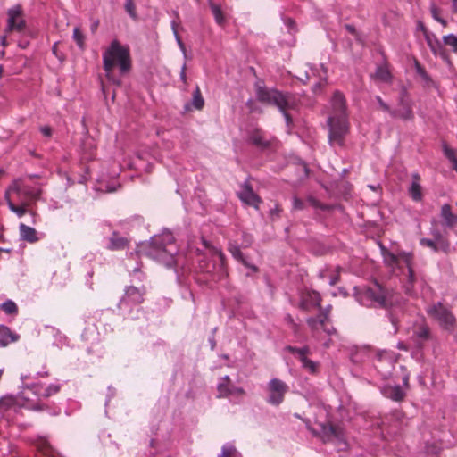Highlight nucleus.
<instances>
[{
	"label": "nucleus",
	"instance_id": "c85d7f7f",
	"mask_svg": "<svg viewBox=\"0 0 457 457\" xmlns=\"http://www.w3.org/2000/svg\"><path fill=\"white\" fill-rule=\"evenodd\" d=\"M413 336L417 337L419 344L425 340H428L429 337L428 328L424 324L419 325L418 327L413 328Z\"/></svg>",
	"mask_w": 457,
	"mask_h": 457
},
{
	"label": "nucleus",
	"instance_id": "f704fd0d",
	"mask_svg": "<svg viewBox=\"0 0 457 457\" xmlns=\"http://www.w3.org/2000/svg\"><path fill=\"white\" fill-rule=\"evenodd\" d=\"M443 42L445 45L452 47V50L457 53V37L453 34H449L443 37Z\"/></svg>",
	"mask_w": 457,
	"mask_h": 457
},
{
	"label": "nucleus",
	"instance_id": "f257e3e1",
	"mask_svg": "<svg viewBox=\"0 0 457 457\" xmlns=\"http://www.w3.org/2000/svg\"><path fill=\"white\" fill-rule=\"evenodd\" d=\"M332 112L328 117V142L331 145H345V139L349 132L348 115L344 95L336 91L332 97Z\"/></svg>",
	"mask_w": 457,
	"mask_h": 457
},
{
	"label": "nucleus",
	"instance_id": "ea45409f",
	"mask_svg": "<svg viewBox=\"0 0 457 457\" xmlns=\"http://www.w3.org/2000/svg\"><path fill=\"white\" fill-rule=\"evenodd\" d=\"M73 39L75 40L79 48H84L85 37L79 28H75L73 29Z\"/></svg>",
	"mask_w": 457,
	"mask_h": 457
},
{
	"label": "nucleus",
	"instance_id": "774afa93",
	"mask_svg": "<svg viewBox=\"0 0 457 457\" xmlns=\"http://www.w3.org/2000/svg\"><path fill=\"white\" fill-rule=\"evenodd\" d=\"M452 163L453 164V169L457 171V159L455 160V162H453Z\"/></svg>",
	"mask_w": 457,
	"mask_h": 457
},
{
	"label": "nucleus",
	"instance_id": "09e8293b",
	"mask_svg": "<svg viewBox=\"0 0 457 457\" xmlns=\"http://www.w3.org/2000/svg\"><path fill=\"white\" fill-rule=\"evenodd\" d=\"M339 270H340V269L337 268V272L330 277V279H329L330 286H335L338 283L339 278H340Z\"/></svg>",
	"mask_w": 457,
	"mask_h": 457
},
{
	"label": "nucleus",
	"instance_id": "2f4dec72",
	"mask_svg": "<svg viewBox=\"0 0 457 457\" xmlns=\"http://www.w3.org/2000/svg\"><path fill=\"white\" fill-rule=\"evenodd\" d=\"M433 240L437 244L436 247L441 249V252L445 253H448L450 252V242L445 236L442 235L438 237L433 238Z\"/></svg>",
	"mask_w": 457,
	"mask_h": 457
},
{
	"label": "nucleus",
	"instance_id": "864d4df0",
	"mask_svg": "<svg viewBox=\"0 0 457 457\" xmlns=\"http://www.w3.org/2000/svg\"><path fill=\"white\" fill-rule=\"evenodd\" d=\"M175 37H176V40H177V43H178V45H179V48L182 50V52H183L184 54H186V47H185V45H184V43H183V41H182L181 37H179V35L178 31H175Z\"/></svg>",
	"mask_w": 457,
	"mask_h": 457
},
{
	"label": "nucleus",
	"instance_id": "0e129e2a",
	"mask_svg": "<svg viewBox=\"0 0 457 457\" xmlns=\"http://www.w3.org/2000/svg\"><path fill=\"white\" fill-rule=\"evenodd\" d=\"M452 12L457 13V3H452Z\"/></svg>",
	"mask_w": 457,
	"mask_h": 457
},
{
	"label": "nucleus",
	"instance_id": "1a4fd4ad",
	"mask_svg": "<svg viewBox=\"0 0 457 457\" xmlns=\"http://www.w3.org/2000/svg\"><path fill=\"white\" fill-rule=\"evenodd\" d=\"M286 350L295 356V358L302 363V368L312 375H316L319 372L320 363L311 360L308 355L311 353L309 346L298 348L295 346L288 345Z\"/></svg>",
	"mask_w": 457,
	"mask_h": 457
},
{
	"label": "nucleus",
	"instance_id": "393cba45",
	"mask_svg": "<svg viewBox=\"0 0 457 457\" xmlns=\"http://www.w3.org/2000/svg\"><path fill=\"white\" fill-rule=\"evenodd\" d=\"M20 236L22 240L27 241L29 243H36L38 241V237L37 236V231L35 228L27 226L23 223L20 224Z\"/></svg>",
	"mask_w": 457,
	"mask_h": 457
},
{
	"label": "nucleus",
	"instance_id": "e2e57ef3",
	"mask_svg": "<svg viewBox=\"0 0 457 457\" xmlns=\"http://www.w3.org/2000/svg\"><path fill=\"white\" fill-rule=\"evenodd\" d=\"M177 27H178V22L176 21H171V28H172V30H173L174 34H175V31H178L177 30Z\"/></svg>",
	"mask_w": 457,
	"mask_h": 457
},
{
	"label": "nucleus",
	"instance_id": "dca6fc26",
	"mask_svg": "<svg viewBox=\"0 0 457 457\" xmlns=\"http://www.w3.org/2000/svg\"><path fill=\"white\" fill-rule=\"evenodd\" d=\"M321 296L317 291H308L302 296L300 308L310 312L315 308H320Z\"/></svg>",
	"mask_w": 457,
	"mask_h": 457
},
{
	"label": "nucleus",
	"instance_id": "4468645a",
	"mask_svg": "<svg viewBox=\"0 0 457 457\" xmlns=\"http://www.w3.org/2000/svg\"><path fill=\"white\" fill-rule=\"evenodd\" d=\"M322 438L324 442H345L344 431L343 429L332 423H320V424Z\"/></svg>",
	"mask_w": 457,
	"mask_h": 457
},
{
	"label": "nucleus",
	"instance_id": "58836bf2",
	"mask_svg": "<svg viewBox=\"0 0 457 457\" xmlns=\"http://www.w3.org/2000/svg\"><path fill=\"white\" fill-rule=\"evenodd\" d=\"M125 10L133 20H137L136 5L133 0H126Z\"/></svg>",
	"mask_w": 457,
	"mask_h": 457
},
{
	"label": "nucleus",
	"instance_id": "aec40b11",
	"mask_svg": "<svg viewBox=\"0 0 457 457\" xmlns=\"http://www.w3.org/2000/svg\"><path fill=\"white\" fill-rule=\"evenodd\" d=\"M21 409V404L12 396H4L0 399V411L3 413L13 411L19 412Z\"/></svg>",
	"mask_w": 457,
	"mask_h": 457
},
{
	"label": "nucleus",
	"instance_id": "4be33fe9",
	"mask_svg": "<svg viewBox=\"0 0 457 457\" xmlns=\"http://www.w3.org/2000/svg\"><path fill=\"white\" fill-rule=\"evenodd\" d=\"M129 241L128 238L121 237L119 233L113 232L109 239L108 249L112 251L124 250L129 246Z\"/></svg>",
	"mask_w": 457,
	"mask_h": 457
},
{
	"label": "nucleus",
	"instance_id": "72a5a7b5",
	"mask_svg": "<svg viewBox=\"0 0 457 457\" xmlns=\"http://www.w3.org/2000/svg\"><path fill=\"white\" fill-rule=\"evenodd\" d=\"M386 396L392 398L395 401H400V386L386 387L383 390Z\"/></svg>",
	"mask_w": 457,
	"mask_h": 457
},
{
	"label": "nucleus",
	"instance_id": "338daca9",
	"mask_svg": "<svg viewBox=\"0 0 457 457\" xmlns=\"http://www.w3.org/2000/svg\"><path fill=\"white\" fill-rule=\"evenodd\" d=\"M419 28L423 31V33L425 34V31H427L424 24L422 22H419Z\"/></svg>",
	"mask_w": 457,
	"mask_h": 457
},
{
	"label": "nucleus",
	"instance_id": "39448f33",
	"mask_svg": "<svg viewBox=\"0 0 457 457\" xmlns=\"http://www.w3.org/2000/svg\"><path fill=\"white\" fill-rule=\"evenodd\" d=\"M172 244H165L162 237H154L149 245L147 255L166 266H171L174 262Z\"/></svg>",
	"mask_w": 457,
	"mask_h": 457
},
{
	"label": "nucleus",
	"instance_id": "b1692460",
	"mask_svg": "<svg viewBox=\"0 0 457 457\" xmlns=\"http://www.w3.org/2000/svg\"><path fill=\"white\" fill-rule=\"evenodd\" d=\"M0 337L1 346H6L10 343L16 342L19 339V336L4 325H0Z\"/></svg>",
	"mask_w": 457,
	"mask_h": 457
},
{
	"label": "nucleus",
	"instance_id": "9d476101",
	"mask_svg": "<svg viewBox=\"0 0 457 457\" xmlns=\"http://www.w3.org/2000/svg\"><path fill=\"white\" fill-rule=\"evenodd\" d=\"M288 391V386L278 378H272L268 384V403L272 405H279Z\"/></svg>",
	"mask_w": 457,
	"mask_h": 457
},
{
	"label": "nucleus",
	"instance_id": "20e7f679",
	"mask_svg": "<svg viewBox=\"0 0 457 457\" xmlns=\"http://www.w3.org/2000/svg\"><path fill=\"white\" fill-rule=\"evenodd\" d=\"M41 193V189H36L24 184L21 179H15L5 191L10 197L11 194H15L18 204L29 206L39 200Z\"/></svg>",
	"mask_w": 457,
	"mask_h": 457
},
{
	"label": "nucleus",
	"instance_id": "0eeeda50",
	"mask_svg": "<svg viewBox=\"0 0 457 457\" xmlns=\"http://www.w3.org/2000/svg\"><path fill=\"white\" fill-rule=\"evenodd\" d=\"M5 33H23L27 23L21 5L17 4L7 10Z\"/></svg>",
	"mask_w": 457,
	"mask_h": 457
},
{
	"label": "nucleus",
	"instance_id": "7c9ffc66",
	"mask_svg": "<svg viewBox=\"0 0 457 457\" xmlns=\"http://www.w3.org/2000/svg\"><path fill=\"white\" fill-rule=\"evenodd\" d=\"M192 104L196 110H202L204 105V100L198 86L193 93Z\"/></svg>",
	"mask_w": 457,
	"mask_h": 457
},
{
	"label": "nucleus",
	"instance_id": "7ed1b4c3",
	"mask_svg": "<svg viewBox=\"0 0 457 457\" xmlns=\"http://www.w3.org/2000/svg\"><path fill=\"white\" fill-rule=\"evenodd\" d=\"M256 96L259 102L278 107L283 113L287 123H292V118L287 111L294 108L295 103L290 95L284 94L274 88L258 87Z\"/></svg>",
	"mask_w": 457,
	"mask_h": 457
},
{
	"label": "nucleus",
	"instance_id": "de8ad7c7",
	"mask_svg": "<svg viewBox=\"0 0 457 457\" xmlns=\"http://www.w3.org/2000/svg\"><path fill=\"white\" fill-rule=\"evenodd\" d=\"M305 208V204L300 198L295 196L293 199V209L295 211L303 210Z\"/></svg>",
	"mask_w": 457,
	"mask_h": 457
},
{
	"label": "nucleus",
	"instance_id": "f8f14e48",
	"mask_svg": "<svg viewBox=\"0 0 457 457\" xmlns=\"http://www.w3.org/2000/svg\"><path fill=\"white\" fill-rule=\"evenodd\" d=\"M218 398L228 397L230 395L243 396L245 392L241 387H236L228 376L221 378L217 385Z\"/></svg>",
	"mask_w": 457,
	"mask_h": 457
},
{
	"label": "nucleus",
	"instance_id": "3c124183",
	"mask_svg": "<svg viewBox=\"0 0 457 457\" xmlns=\"http://www.w3.org/2000/svg\"><path fill=\"white\" fill-rule=\"evenodd\" d=\"M282 212V208L278 204H276L274 208L270 209V216H277L278 217Z\"/></svg>",
	"mask_w": 457,
	"mask_h": 457
},
{
	"label": "nucleus",
	"instance_id": "4d7b16f0",
	"mask_svg": "<svg viewBox=\"0 0 457 457\" xmlns=\"http://www.w3.org/2000/svg\"><path fill=\"white\" fill-rule=\"evenodd\" d=\"M186 70H187V66H186V64H184V65L182 66L181 72H180V79H181V80H182L184 83H187Z\"/></svg>",
	"mask_w": 457,
	"mask_h": 457
},
{
	"label": "nucleus",
	"instance_id": "473e14b6",
	"mask_svg": "<svg viewBox=\"0 0 457 457\" xmlns=\"http://www.w3.org/2000/svg\"><path fill=\"white\" fill-rule=\"evenodd\" d=\"M1 309L6 313V314H17L18 312V307L16 303L12 300H7L1 305Z\"/></svg>",
	"mask_w": 457,
	"mask_h": 457
},
{
	"label": "nucleus",
	"instance_id": "13d9d810",
	"mask_svg": "<svg viewBox=\"0 0 457 457\" xmlns=\"http://www.w3.org/2000/svg\"><path fill=\"white\" fill-rule=\"evenodd\" d=\"M431 235H432V238H436V237H438L442 236L443 234L440 232L439 229L432 228L431 229Z\"/></svg>",
	"mask_w": 457,
	"mask_h": 457
},
{
	"label": "nucleus",
	"instance_id": "2eb2a0df",
	"mask_svg": "<svg viewBox=\"0 0 457 457\" xmlns=\"http://www.w3.org/2000/svg\"><path fill=\"white\" fill-rule=\"evenodd\" d=\"M402 262L405 264L408 270L407 283L404 286V291L406 295H412L414 294L413 286L417 278L411 264V256L402 252Z\"/></svg>",
	"mask_w": 457,
	"mask_h": 457
},
{
	"label": "nucleus",
	"instance_id": "49530a36",
	"mask_svg": "<svg viewBox=\"0 0 457 457\" xmlns=\"http://www.w3.org/2000/svg\"><path fill=\"white\" fill-rule=\"evenodd\" d=\"M431 14H432V17L436 21L440 22L444 27L447 26V21L439 16V10L435 5L431 6Z\"/></svg>",
	"mask_w": 457,
	"mask_h": 457
},
{
	"label": "nucleus",
	"instance_id": "680f3d73",
	"mask_svg": "<svg viewBox=\"0 0 457 457\" xmlns=\"http://www.w3.org/2000/svg\"><path fill=\"white\" fill-rule=\"evenodd\" d=\"M31 409L34 410V411H42L43 410V405L37 403V404L33 405L31 407Z\"/></svg>",
	"mask_w": 457,
	"mask_h": 457
},
{
	"label": "nucleus",
	"instance_id": "f3484780",
	"mask_svg": "<svg viewBox=\"0 0 457 457\" xmlns=\"http://www.w3.org/2000/svg\"><path fill=\"white\" fill-rule=\"evenodd\" d=\"M146 287L142 286L140 287L135 286H129L125 290L124 299L133 303L138 304L144 302V297L146 295Z\"/></svg>",
	"mask_w": 457,
	"mask_h": 457
},
{
	"label": "nucleus",
	"instance_id": "f03ea898",
	"mask_svg": "<svg viewBox=\"0 0 457 457\" xmlns=\"http://www.w3.org/2000/svg\"><path fill=\"white\" fill-rule=\"evenodd\" d=\"M115 67L119 68L121 74H126L131 70L129 47L122 46L117 39L112 40L103 53V69L110 81L120 85V79L115 78L113 74Z\"/></svg>",
	"mask_w": 457,
	"mask_h": 457
},
{
	"label": "nucleus",
	"instance_id": "9b49d317",
	"mask_svg": "<svg viewBox=\"0 0 457 457\" xmlns=\"http://www.w3.org/2000/svg\"><path fill=\"white\" fill-rule=\"evenodd\" d=\"M428 312L445 328H449L454 323L453 315L441 303H437L436 304L429 307Z\"/></svg>",
	"mask_w": 457,
	"mask_h": 457
},
{
	"label": "nucleus",
	"instance_id": "603ef678",
	"mask_svg": "<svg viewBox=\"0 0 457 457\" xmlns=\"http://www.w3.org/2000/svg\"><path fill=\"white\" fill-rule=\"evenodd\" d=\"M243 237H244L243 246L244 247L250 246L252 245V243H253V237L251 235H248V234H244Z\"/></svg>",
	"mask_w": 457,
	"mask_h": 457
},
{
	"label": "nucleus",
	"instance_id": "bf43d9fd",
	"mask_svg": "<svg viewBox=\"0 0 457 457\" xmlns=\"http://www.w3.org/2000/svg\"><path fill=\"white\" fill-rule=\"evenodd\" d=\"M8 34H9V33H5V32H4V35L2 36V37H1V45H2L4 47H5V46H8V41H7V35H8Z\"/></svg>",
	"mask_w": 457,
	"mask_h": 457
},
{
	"label": "nucleus",
	"instance_id": "c756f323",
	"mask_svg": "<svg viewBox=\"0 0 457 457\" xmlns=\"http://www.w3.org/2000/svg\"><path fill=\"white\" fill-rule=\"evenodd\" d=\"M372 77L377 80L387 82L391 78V74L386 66H379Z\"/></svg>",
	"mask_w": 457,
	"mask_h": 457
},
{
	"label": "nucleus",
	"instance_id": "a19ab883",
	"mask_svg": "<svg viewBox=\"0 0 457 457\" xmlns=\"http://www.w3.org/2000/svg\"><path fill=\"white\" fill-rule=\"evenodd\" d=\"M420 244L423 246H427L431 248L434 252H441V249H438L436 247V245L435 240L433 238H421L420 240Z\"/></svg>",
	"mask_w": 457,
	"mask_h": 457
},
{
	"label": "nucleus",
	"instance_id": "6e6d98bb",
	"mask_svg": "<svg viewBox=\"0 0 457 457\" xmlns=\"http://www.w3.org/2000/svg\"><path fill=\"white\" fill-rule=\"evenodd\" d=\"M345 29L351 33L352 35L357 37V31H356V29L354 28V26L351 25V24H346L345 26Z\"/></svg>",
	"mask_w": 457,
	"mask_h": 457
},
{
	"label": "nucleus",
	"instance_id": "6ab92c4d",
	"mask_svg": "<svg viewBox=\"0 0 457 457\" xmlns=\"http://www.w3.org/2000/svg\"><path fill=\"white\" fill-rule=\"evenodd\" d=\"M425 38L429 48L435 54L440 55L445 61L450 62L449 58L445 54V51L443 48L441 42L436 38L435 35L429 34L428 31H425Z\"/></svg>",
	"mask_w": 457,
	"mask_h": 457
},
{
	"label": "nucleus",
	"instance_id": "4c0bfd02",
	"mask_svg": "<svg viewBox=\"0 0 457 457\" xmlns=\"http://www.w3.org/2000/svg\"><path fill=\"white\" fill-rule=\"evenodd\" d=\"M307 201L310 204V205L312 206L315 209H320V210H322V211H330L332 209V207L330 205L322 204L319 200H317V199H315L314 197H312V196H310L307 199Z\"/></svg>",
	"mask_w": 457,
	"mask_h": 457
},
{
	"label": "nucleus",
	"instance_id": "e433bc0d",
	"mask_svg": "<svg viewBox=\"0 0 457 457\" xmlns=\"http://www.w3.org/2000/svg\"><path fill=\"white\" fill-rule=\"evenodd\" d=\"M60 390V386L57 385H50L46 388L44 389L43 392H37L36 391V394H37L40 396H43L45 398H47L53 395H55Z\"/></svg>",
	"mask_w": 457,
	"mask_h": 457
},
{
	"label": "nucleus",
	"instance_id": "79ce46f5",
	"mask_svg": "<svg viewBox=\"0 0 457 457\" xmlns=\"http://www.w3.org/2000/svg\"><path fill=\"white\" fill-rule=\"evenodd\" d=\"M236 453L235 446L225 445L222 446L221 454L219 457H232Z\"/></svg>",
	"mask_w": 457,
	"mask_h": 457
},
{
	"label": "nucleus",
	"instance_id": "5701e85b",
	"mask_svg": "<svg viewBox=\"0 0 457 457\" xmlns=\"http://www.w3.org/2000/svg\"><path fill=\"white\" fill-rule=\"evenodd\" d=\"M412 182L408 187V194L414 201H420L422 199V190L420 184V176L417 173L412 174Z\"/></svg>",
	"mask_w": 457,
	"mask_h": 457
},
{
	"label": "nucleus",
	"instance_id": "8fccbe9b",
	"mask_svg": "<svg viewBox=\"0 0 457 457\" xmlns=\"http://www.w3.org/2000/svg\"><path fill=\"white\" fill-rule=\"evenodd\" d=\"M385 260L386 262L392 265V264H397L398 262V258L396 255L395 254H391V253H388L387 255L385 256Z\"/></svg>",
	"mask_w": 457,
	"mask_h": 457
},
{
	"label": "nucleus",
	"instance_id": "bb28decb",
	"mask_svg": "<svg viewBox=\"0 0 457 457\" xmlns=\"http://www.w3.org/2000/svg\"><path fill=\"white\" fill-rule=\"evenodd\" d=\"M4 199L7 202L9 209L17 214L18 217L24 216L29 211V205H23L21 204H14L13 200L8 196V194H4Z\"/></svg>",
	"mask_w": 457,
	"mask_h": 457
},
{
	"label": "nucleus",
	"instance_id": "a18cd8bd",
	"mask_svg": "<svg viewBox=\"0 0 457 457\" xmlns=\"http://www.w3.org/2000/svg\"><path fill=\"white\" fill-rule=\"evenodd\" d=\"M443 150H444L445 155L451 162H455V160L457 158H456L455 151L453 149L450 148L447 145L445 144L443 145Z\"/></svg>",
	"mask_w": 457,
	"mask_h": 457
},
{
	"label": "nucleus",
	"instance_id": "5fc2aeb1",
	"mask_svg": "<svg viewBox=\"0 0 457 457\" xmlns=\"http://www.w3.org/2000/svg\"><path fill=\"white\" fill-rule=\"evenodd\" d=\"M41 133L47 137L52 136V129L49 126H44L40 129Z\"/></svg>",
	"mask_w": 457,
	"mask_h": 457
},
{
	"label": "nucleus",
	"instance_id": "a878e982",
	"mask_svg": "<svg viewBox=\"0 0 457 457\" xmlns=\"http://www.w3.org/2000/svg\"><path fill=\"white\" fill-rule=\"evenodd\" d=\"M441 217L447 227L453 228L457 225V215L452 212V208L447 204H444L441 208Z\"/></svg>",
	"mask_w": 457,
	"mask_h": 457
},
{
	"label": "nucleus",
	"instance_id": "c03bdc74",
	"mask_svg": "<svg viewBox=\"0 0 457 457\" xmlns=\"http://www.w3.org/2000/svg\"><path fill=\"white\" fill-rule=\"evenodd\" d=\"M413 62H414V65H415V68H416V71L417 73L425 80V81H429L430 79L428 75V73L426 72V71L424 70V68L419 63V62L417 61V59H413Z\"/></svg>",
	"mask_w": 457,
	"mask_h": 457
},
{
	"label": "nucleus",
	"instance_id": "6e6552de",
	"mask_svg": "<svg viewBox=\"0 0 457 457\" xmlns=\"http://www.w3.org/2000/svg\"><path fill=\"white\" fill-rule=\"evenodd\" d=\"M365 294L383 307H392L398 301L397 295L392 290L385 289L378 284L374 288H368Z\"/></svg>",
	"mask_w": 457,
	"mask_h": 457
},
{
	"label": "nucleus",
	"instance_id": "412c9836",
	"mask_svg": "<svg viewBox=\"0 0 457 457\" xmlns=\"http://www.w3.org/2000/svg\"><path fill=\"white\" fill-rule=\"evenodd\" d=\"M228 252L238 262H240L245 267L251 269L253 272L258 271V268L255 265L248 263V262L245 259L240 247L236 243H229L228 247Z\"/></svg>",
	"mask_w": 457,
	"mask_h": 457
},
{
	"label": "nucleus",
	"instance_id": "052dcab7",
	"mask_svg": "<svg viewBox=\"0 0 457 457\" xmlns=\"http://www.w3.org/2000/svg\"><path fill=\"white\" fill-rule=\"evenodd\" d=\"M216 253H217V254L219 256V259H220V262L221 265H224V262H225V255H224V253L221 251H220V250H216Z\"/></svg>",
	"mask_w": 457,
	"mask_h": 457
},
{
	"label": "nucleus",
	"instance_id": "ddd939ff",
	"mask_svg": "<svg viewBox=\"0 0 457 457\" xmlns=\"http://www.w3.org/2000/svg\"><path fill=\"white\" fill-rule=\"evenodd\" d=\"M237 196L243 203L253 206L255 209H259V205L262 203L261 197L254 193L252 186L248 181H245L240 186V190L237 192Z\"/></svg>",
	"mask_w": 457,
	"mask_h": 457
},
{
	"label": "nucleus",
	"instance_id": "a211bd4d",
	"mask_svg": "<svg viewBox=\"0 0 457 457\" xmlns=\"http://www.w3.org/2000/svg\"><path fill=\"white\" fill-rule=\"evenodd\" d=\"M249 142L258 148L265 149L270 145V141L267 138L266 134L261 129H254L248 137Z\"/></svg>",
	"mask_w": 457,
	"mask_h": 457
},
{
	"label": "nucleus",
	"instance_id": "423d86ee",
	"mask_svg": "<svg viewBox=\"0 0 457 457\" xmlns=\"http://www.w3.org/2000/svg\"><path fill=\"white\" fill-rule=\"evenodd\" d=\"M330 312L331 306L329 305L322 309L317 317H310L306 320V323L315 339L320 340V328L329 336L336 333V329L331 324Z\"/></svg>",
	"mask_w": 457,
	"mask_h": 457
},
{
	"label": "nucleus",
	"instance_id": "c9c22d12",
	"mask_svg": "<svg viewBox=\"0 0 457 457\" xmlns=\"http://www.w3.org/2000/svg\"><path fill=\"white\" fill-rule=\"evenodd\" d=\"M413 116L411 104L402 98V119L408 120Z\"/></svg>",
	"mask_w": 457,
	"mask_h": 457
},
{
	"label": "nucleus",
	"instance_id": "69168bd1",
	"mask_svg": "<svg viewBox=\"0 0 457 457\" xmlns=\"http://www.w3.org/2000/svg\"><path fill=\"white\" fill-rule=\"evenodd\" d=\"M390 319H391V321L393 323V325L395 327V330H397V319L396 318H394L392 315L390 316Z\"/></svg>",
	"mask_w": 457,
	"mask_h": 457
},
{
	"label": "nucleus",
	"instance_id": "cd10ccee",
	"mask_svg": "<svg viewBox=\"0 0 457 457\" xmlns=\"http://www.w3.org/2000/svg\"><path fill=\"white\" fill-rule=\"evenodd\" d=\"M209 5L214 16L215 21L222 26L225 23V16L220 5L216 4L212 0H209Z\"/></svg>",
	"mask_w": 457,
	"mask_h": 457
},
{
	"label": "nucleus",
	"instance_id": "37998d69",
	"mask_svg": "<svg viewBox=\"0 0 457 457\" xmlns=\"http://www.w3.org/2000/svg\"><path fill=\"white\" fill-rule=\"evenodd\" d=\"M413 62H414V65H415V68H416V71L417 73L425 80V81H429L430 79L428 75V73L426 72V71L424 70V68L419 63V62L417 61V59H413Z\"/></svg>",
	"mask_w": 457,
	"mask_h": 457
}]
</instances>
